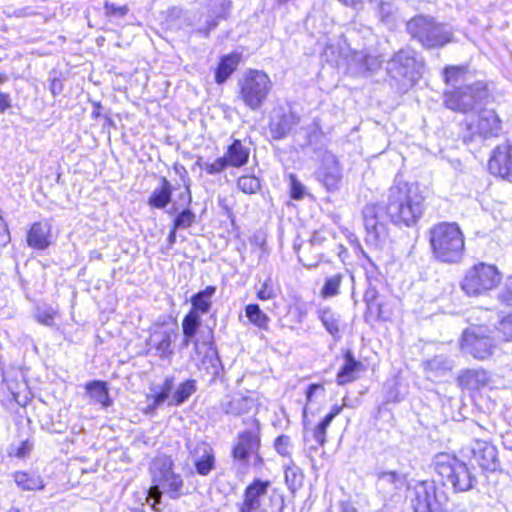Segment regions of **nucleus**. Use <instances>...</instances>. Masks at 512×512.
I'll list each match as a JSON object with an SVG mask.
<instances>
[{"label": "nucleus", "instance_id": "f257e3e1", "mask_svg": "<svg viewBox=\"0 0 512 512\" xmlns=\"http://www.w3.org/2000/svg\"><path fill=\"white\" fill-rule=\"evenodd\" d=\"M423 212L424 197L419 187L396 178L388 189L386 206L371 203L363 209L366 242L376 247L381 245L388 236V220L410 227L419 221Z\"/></svg>", "mask_w": 512, "mask_h": 512}, {"label": "nucleus", "instance_id": "f03ea898", "mask_svg": "<svg viewBox=\"0 0 512 512\" xmlns=\"http://www.w3.org/2000/svg\"><path fill=\"white\" fill-rule=\"evenodd\" d=\"M433 257L442 263L457 264L464 255L465 238L457 223L440 222L429 230Z\"/></svg>", "mask_w": 512, "mask_h": 512}, {"label": "nucleus", "instance_id": "7ed1b4c3", "mask_svg": "<svg viewBox=\"0 0 512 512\" xmlns=\"http://www.w3.org/2000/svg\"><path fill=\"white\" fill-rule=\"evenodd\" d=\"M153 485L148 492V501L154 499L152 507L158 509L156 506L160 503L161 494H167L171 499L179 498L183 492V480L179 474L173 471L172 459L168 456L162 455L156 457L150 466Z\"/></svg>", "mask_w": 512, "mask_h": 512}, {"label": "nucleus", "instance_id": "20e7f679", "mask_svg": "<svg viewBox=\"0 0 512 512\" xmlns=\"http://www.w3.org/2000/svg\"><path fill=\"white\" fill-rule=\"evenodd\" d=\"M406 31L426 49L442 48L453 40L452 28L429 15H416L406 23Z\"/></svg>", "mask_w": 512, "mask_h": 512}, {"label": "nucleus", "instance_id": "39448f33", "mask_svg": "<svg viewBox=\"0 0 512 512\" xmlns=\"http://www.w3.org/2000/svg\"><path fill=\"white\" fill-rule=\"evenodd\" d=\"M434 468L443 485L451 486L455 492L468 491L474 485L475 478L468 466L453 455L447 453L436 455Z\"/></svg>", "mask_w": 512, "mask_h": 512}, {"label": "nucleus", "instance_id": "423d86ee", "mask_svg": "<svg viewBox=\"0 0 512 512\" xmlns=\"http://www.w3.org/2000/svg\"><path fill=\"white\" fill-rule=\"evenodd\" d=\"M269 487V481L255 479L245 489L243 502L238 505L239 512H281L283 499L275 491L269 493Z\"/></svg>", "mask_w": 512, "mask_h": 512}, {"label": "nucleus", "instance_id": "0eeeda50", "mask_svg": "<svg viewBox=\"0 0 512 512\" xmlns=\"http://www.w3.org/2000/svg\"><path fill=\"white\" fill-rule=\"evenodd\" d=\"M501 280L502 275L496 266L481 262L466 271L461 289L468 296H479L496 288Z\"/></svg>", "mask_w": 512, "mask_h": 512}, {"label": "nucleus", "instance_id": "6e6552de", "mask_svg": "<svg viewBox=\"0 0 512 512\" xmlns=\"http://www.w3.org/2000/svg\"><path fill=\"white\" fill-rule=\"evenodd\" d=\"M488 96L487 84L477 81L445 92L444 103L447 108L453 111L467 113L483 104Z\"/></svg>", "mask_w": 512, "mask_h": 512}, {"label": "nucleus", "instance_id": "1a4fd4ad", "mask_svg": "<svg viewBox=\"0 0 512 512\" xmlns=\"http://www.w3.org/2000/svg\"><path fill=\"white\" fill-rule=\"evenodd\" d=\"M239 85L241 99L253 111L261 108L272 88L269 76L259 70L248 71Z\"/></svg>", "mask_w": 512, "mask_h": 512}, {"label": "nucleus", "instance_id": "9d476101", "mask_svg": "<svg viewBox=\"0 0 512 512\" xmlns=\"http://www.w3.org/2000/svg\"><path fill=\"white\" fill-rule=\"evenodd\" d=\"M415 512H441L446 504L447 497L438 492L433 481L416 482L408 488V496Z\"/></svg>", "mask_w": 512, "mask_h": 512}, {"label": "nucleus", "instance_id": "9b49d317", "mask_svg": "<svg viewBox=\"0 0 512 512\" xmlns=\"http://www.w3.org/2000/svg\"><path fill=\"white\" fill-rule=\"evenodd\" d=\"M464 127L463 139L465 142L476 139L485 140L500 135L502 121L493 109H482L476 117L466 119Z\"/></svg>", "mask_w": 512, "mask_h": 512}, {"label": "nucleus", "instance_id": "f8f14e48", "mask_svg": "<svg viewBox=\"0 0 512 512\" xmlns=\"http://www.w3.org/2000/svg\"><path fill=\"white\" fill-rule=\"evenodd\" d=\"M492 331L478 326L466 329L462 335L461 349L476 359L484 360L492 355L498 342Z\"/></svg>", "mask_w": 512, "mask_h": 512}, {"label": "nucleus", "instance_id": "ddd939ff", "mask_svg": "<svg viewBox=\"0 0 512 512\" xmlns=\"http://www.w3.org/2000/svg\"><path fill=\"white\" fill-rule=\"evenodd\" d=\"M230 5L228 0H208L206 6L193 15L191 25L194 26L195 32L208 37L218 26L219 20L226 17Z\"/></svg>", "mask_w": 512, "mask_h": 512}, {"label": "nucleus", "instance_id": "4468645a", "mask_svg": "<svg viewBox=\"0 0 512 512\" xmlns=\"http://www.w3.org/2000/svg\"><path fill=\"white\" fill-rule=\"evenodd\" d=\"M423 63L416 57V51L405 47L396 52L387 62V73L394 79L408 78L414 81L420 75Z\"/></svg>", "mask_w": 512, "mask_h": 512}, {"label": "nucleus", "instance_id": "2eb2a0df", "mask_svg": "<svg viewBox=\"0 0 512 512\" xmlns=\"http://www.w3.org/2000/svg\"><path fill=\"white\" fill-rule=\"evenodd\" d=\"M260 447V424L254 419L253 426L240 432L232 449V456L240 462H247L248 458L257 454Z\"/></svg>", "mask_w": 512, "mask_h": 512}, {"label": "nucleus", "instance_id": "dca6fc26", "mask_svg": "<svg viewBox=\"0 0 512 512\" xmlns=\"http://www.w3.org/2000/svg\"><path fill=\"white\" fill-rule=\"evenodd\" d=\"M189 450V460L195 467L198 475L208 476L214 469L216 464L215 452L212 446L200 441L195 444H187Z\"/></svg>", "mask_w": 512, "mask_h": 512}, {"label": "nucleus", "instance_id": "f3484780", "mask_svg": "<svg viewBox=\"0 0 512 512\" xmlns=\"http://www.w3.org/2000/svg\"><path fill=\"white\" fill-rule=\"evenodd\" d=\"M343 410V406L334 405L330 412L311 430L308 428L307 422V408L304 407L302 414V422L304 426V440L308 443L310 442V436L313 440V444L311 448L317 449L320 446H323L326 443V430L334 420V418L339 415Z\"/></svg>", "mask_w": 512, "mask_h": 512}, {"label": "nucleus", "instance_id": "a211bd4d", "mask_svg": "<svg viewBox=\"0 0 512 512\" xmlns=\"http://www.w3.org/2000/svg\"><path fill=\"white\" fill-rule=\"evenodd\" d=\"M491 174L512 181V143H503L494 150L488 162Z\"/></svg>", "mask_w": 512, "mask_h": 512}, {"label": "nucleus", "instance_id": "6ab92c4d", "mask_svg": "<svg viewBox=\"0 0 512 512\" xmlns=\"http://www.w3.org/2000/svg\"><path fill=\"white\" fill-rule=\"evenodd\" d=\"M298 122L299 117L294 113L286 112L282 108L274 109L269 122L272 138L276 140L285 138Z\"/></svg>", "mask_w": 512, "mask_h": 512}, {"label": "nucleus", "instance_id": "aec40b11", "mask_svg": "<svg viewBox=\"0 0 512 512\" xmlns=\"http://www.w3.org/2000/svg\"><path fill=\"white\" fill-rule=\"evenodd\" d=\"M472 458L485 470L494 471L497 468V449L484 440H475L471 446Z\"/></svg>", "mask_w": 512, "mask_h": 512}, {"label": "nucleus", "instance_id": "412c9836", "mask_svg": "<svg viewBox=\"0 0 512 512\" xmlns=\"http://www.w3.org/2000/svg\"><path fill=\"white\" fill-rule=\"evenodd\" d=\"M383 59L378 55L371 54L368 50H353L349 60V68L355 74H363L378 69Z\"/></svg>", "mask_w": 512, "mask_h": 512}, {"label": "nucleus", "instance_id": "4be33fe9", "mask_svg": "<svg viewBox=\"0 0 512 512\" xmlns=\"http://www.w3.org/2000/svg\"><path fill=\"white\" fill-rule=\"evenodd\" d=\"M255 399L250 396L233 395L226 396L220 403L221 410L230 416H242L249 413L255 407Z\"/></svg>", "mask_w": 512, "mask_h": 512}, {"label": "nucleus", "instance_id": "5701e85b", "mask_svg": "<svg viewBox=\"0 0 512 512\" xmlns=\"http://www.w3.org/2000/svg\"><path fill=\"white\" fill-rule=\"evenodd\" d=\"M320 176L328 190H334L338 187L342 174L338 160L333 154L326 153L323 156Z\"/></svg>", "mask_w": 512, "mask_h": 512}, {"label": "nucleus", "instance_id": "b1692460", "mask_svg": "<svg viewBox=\"0 0 512 512\" xmlns=\"http://www.w3.org/2000/svg\"><path fill=\"white\" fill-rule=\"evenodd\" d=\"M376 477V487L385 495L393 494L406 485L405 475L396 471H378Z\"/></svg>", "mask_w": 512, "mask_h": 512}, {"label": "nucleus", "instance_id": "393cba45", "mask_svg": "<svg viewBox=\"0 0 512 512\" xmlns=\"http://www.w3.org/2000/svg\"><path fill=\"white\" fill-rule=\"evenodd\" d=\"M51 227L47 222L34 223L27 235V243L30 247L44 250L50 245Z\"/></svg>", "mask_w": 512, "mask_h": 512}, {"label": "nucleus", "instance_id": "a878e982", "mask_svg": "<svg viewBox=\"0 0 512 512\" xmlns=\"http://www.w3.org/2000/svg\"><path fill=\"white\" fill-rule=\"evenodd\" d=\"M318 319L325 330L334 338H339L341 329L340 315L330 307H320L316 311Z\"/></svg>", "mask_w": 512, "mask_h": 512}, {"label": "nucleus", "instance_id": "bb28decb", "mask_svg": "<svg viewBox=\"0 0 512 512\" xmlns=\"http://www.w3.org/2000/svg\"><path fill=\"white\" fill-rule=\"evenodd\" d=\"M230 167L239 168L244 166L249 159V149L246 148L242 142L238 139L228 146L226 153L224 154Z\"/></svg>", "mask_w": 512, "mask_h": 512}, {"label": "nucleus", "instance_id": "cd10ccee", "mask_svg": "<svg viewBox=\"0 0 512 512\" xmlns=\"http://www.w3.org/2000/svg\"><path fill=\"white\" fill-rule=\"evenodd\" d=\"M444 81L447 85L457 89L459 86L467 85L472 74L467 66H447L443 72Z\"/></svg>", "mask_w": 512, "mask_h": 512}, {"label": "nucleus", "instance_id": "c85d7f7f", "mask_svg": "<svg viewBox=\"0 0 512 512\" xmlns=\"http://www.w3.org/2000/svg\"><path fill=\"white\" fill-rule=\"evenodd\" d=\"M12 477L17 487L22 491L42 490L45 487L42 477L36 473L16 471Z\"/></svg>", "mask_w": 512, "mask_h": 512}, {"label": "nucleus", "instance_id": "c756f323", "mask_svg": "<svg viewBox=\"0 0 512 512\" xmlns=\"http://www.w3.org/2000/svg\"><path fill=\"white\" fill-rule=\"evenodd\" d=\"M175 188L165 177H162L161 186L154 189L148 199V204L157 209L165 208L171 202L172 190Z\"/></svg>", "mask_w": 512, "mask_h": 512}, {"label": "nucleus", "instance_id": "7c9ffc66", "mask_svg": "<svg viewBox=\"0 0 512 512\" xmlns=\"http://www.w3.org/2000/svg\"><path fill=\"white\" fill-rule=\"evenodd\" d=\"M487 381L488 376L484 370L469 369L461 372L458 376L459 385L469 390H477Z\"/></svg>", "mask_w": 512, "mask_h": 512}, {"label": "nucleus", "instance_id": "2f4dec72", "mask_svg": "<svg viewBox=\"0 0 512 512\" xmlns=\"http://www.w3.org/2000/svg\"><path fill=\"white\" fill-rule=\"evenodd\" d=\"M215 292L216 287L207 286L204 290L193 295L191 298L192 308L189 312H194L200 316L208 313L212 304L211 299Z\"/></svg>", "mask_w": 512, "mask_h": 512}, {"label": "nucleus", "instance_id": "473e14b6", "mask_svg": "<svg viewBox=\"0 0 512 512\" xmlns=\"http://www.w3.org/2000/svg\"><path fill=\"white\" fill-rule=\"evenodd\" d=\"M361 362L355 360L352 353L348 351L345 355V363L337 373V383L344 385L356 379L357 373L361 370Z\"/></svg>", "mask_w": 512, "mask_h": 512}, {"label": "nucleus", "instance_id": "72a5a7b5", "mask_svg": "<svg viewBox=\"0 0 512 512\" xmlns=\"http://www.w3.org/2000/svg\"><path fill=\"white\" fill-rule=\"evenodd\" d=\"M85 388L90 398L93 399L96 403L101 404L103 408H108L111 406L112 400L109 396L106 382L94 380L88 382Z\"/></svg>", "mask_w": 512, "mask_h": 512}, {"label": "nucleus", "instance_id": "f704fd0d", "mask_svg": "<svg viewBox=\"0 0 512 512\" xmlns=\"http://www.w3.org/2000/svg\"><path fill=\"white\" fill-rule=\"evenodd\" d=\"M238 64L239 58L236 54H230L222 57L215 74L216 82L218 84L224 83L236 70Z\"/></svg>", "mask_w": 512, "mask_h": 512}, {"label": "nucleus", "instance_id": "c9c22d12", "mask_svg": "<svg viewBox=\"0 0 512 512\" xmlns=\"http://www.w3.org/2000/svg\"><path fill=\"white\" fill-rule=\"evenodd\" d=\"M172 334V331L165 330L155 333L152 337L153 345L162 359H168L173 354Z\"/></svg>", "mask_w": 512, "mask_h": 512}, {"label": "nucleus", "instance_id": "e433bc0d", "mask_svg": "<svg viewBox=\"0 0 512 512\" xmlns=\"http://www.w3.org/2000/svg\"><path fill=\"white\" fill-rule=\"evenodd\" d=\"M453 368V362L443 355H437L425 363V370L434 376H443Z\"/></svg>", "mask_w": 512, "mask_h": 512}, {"label": "nucleus", "instance_id": "4c0bfd02", "mask_svg": "<svg viewBox=\"0 0 512 512\" xmlns=\"http://www.w3.org/2000/svg\"><path fill=\"white\" fill-rule=\"evenodd\" d=\"M245 315L249 322L261 330H268L270 318L260 309L258 304H248Z\"/></svg>", "mask_w": 512, "mask_h": 512}, {"label": "nucleus", "instance_id": "58836bf2", "mask_svg": "<svg viewBox=\"0 0 512 512\" xmlns=\"http://www.w3.org/2000/svg\"><path fill=\"white\" fill-rule=\"evenodd\" d=\"M304 475L301 469L292 460L285 466V482L292 492L298 490L303 484Z\"/></svg>", "mask_w": 512, "mask_h": 512}, {"label": "nucleus", "instance_id": "ea45409f", "mask_svg": "<svg viewBox=\"0 0 512 512\" xmlns=\"http://www.w3.org/2000/svg\"><path fill=\"white\" fill-rule=\"evenodd\" d=\"M378 17L388 29L393 30L397 26L396 11L392 3L380 1L378 3Z\"/></svg>", "mask_w": 512, "mask_h": 512}, {"label": "nucleus", "instance_id": "a19ab883", "mask_svg": "<svg viewBox=\"0 0 512 512\" xmlns=\"http://www.w3.org/2000/svg\"><path fill=\"white\" fill-rule=\"evenodd\" d=\"M299 136L304 139L303 146H312L320 142L322 131L319 123L314 120L305 127H302L298 132Z\"/></svg>", "mask_w": 512, "mask_h": 512}, {"label": "nucleus", "instance_id": "79ce46f5", "mask_svg": "<svg viewBox=\"0 0 512 512\" xmlns=\"http://www.w3.org/2000/svg\"><path fill=\"white\" fill-rule=\"evenodd\" d=\"M196 391V381L193 379L181 383L172 396V404H183Z\"/></svg>", "mask_w": 512, "mask_h": 512}, {"label": "nucleus", "instance_id": "37998d69", "mask_svg": "<svg viewBox=\"0 0 512 512\" xmlns=\"http://www.w3.org/2000/svg\"><path fill=\"white\" fill-rule=\"evenodd\" d=\"M201 316L194 312H188L182 321L183 336L195 337L200 326Z\"/></svg>", "mask_w": 512, "mask_h": 512}, {"label": "nucleus", "instance_id": "c03bdc74", "mask_svg": "<svg viewBox=\"0 0 512 512\" xmlns=\"http://www.w3.org/2000/svg\"><path fill=\"white\" fill-rule=\"evenodd\" d=\"M175 171L180 175V179L184 186V190L179 194V201L182 205L188 206L192 202V195L190 190L191 179L189 178L187 171L183 166L179 168L175 167Z\"/></svg>", "mask_w": 512, "mask_h": 512}, {"label": "nucleus", "instance_id": "a18cd8bd", "mask_svg": "<svg viewBox=\"0 0 512 512\" xmlns=\"http://www.w3.org/2000/svg\"><path fill=\"white\" fill-rule=\"evenodd\" d=\"M341 281V274H336L326 278L325 283L321 289V296L323 298H330L336 296L339 293Z\"/></svg>", "mask_w": 512, "mask_h": 512}, {"label": "nucleus", "instance_id": "49530a36", "mask_svg": "<svg viewBox=\"0 0 512 512\" xmlns=\"http://www.w3.org/2000/svg\"><path fill=\"white\" fill-rule=\"evenodd\" d=\"M492 333H495L493 331ZM497 336L496 340L499 341H510L512 340V315H508L504 317L500 322L499 326L496 328Z\"/></svg>", "mask_w": 512, "mask_h": 512}, {"label": "nucleus", "instance_id": "de8ad7c7", "mask_svg": "<svg viewBox=\"0 0 512 512\" xmlns=\"http://www.w3.org/2000/svg\"><path fill=\"white\" fill-rule=\"evenodd\" d=\"M238 188L247 194H254L260 189V181L251 175L241 176L237 181Z\"/></svg>", "mask_w": 512, "mask_h": 512}, {"label": "nucleus", "instance_id": "09e8293b", "mask_svg": "<svg viewBox=\"0 0 512 512\" xmlns=\"http://www.w3.org/2000/svg\"><path fill=\"white\" fill-rule=\"evenodd\" d=\"M196 215L190 209L182 210L173 220L174 229H186L195 222Z\"/></svg>", "mask_w": 512, "mask_h": 512}, {"label": "nucleus", "instance_id": "8fccbe9b", "mask_svg": "<svg viewBox=\"0 0 512 512\" xmlns=\"http://www.w3.org/2000/svg\"><path fill=\"white\" fill-rule=\"evenodd\" d=\"M227 167H230L224 156L217 158L213 162H205L204 170L209 175H216L223 172Z\"/></svg>", "mask_w": 512, "mask_h": 512}, {"label": "nucleus", "instance_id": "3c124183", "mask_svg": "<svg viewBox=\"0 0 512 512\" xmlns=\"http://www.w3.org/2000/svg\"><path fill=\"white\" fill-rule=\"evenodd\" d=\"M55 311L51 307L39 308L35 314L37 322L45 326L54 324Z\"/></svg>", "mask_w": 512, "mask_h": 512}, {"label": "nucleus", "instance_id": "603ef678", "mask_svg": "<svg viewBox=\"0 0 512 512\" xmlns=\"http://www.w3.org/2000/svg\"><path fill=\"white\" fill-rule=\"evenodd\" d=\"M274 447L278 454L281 456H290L291 452V439L287 435H280L276 438L274 442Z\"/></svg>", "mask_w": 512, "mask_h": 512}, {"label": "nucleus", "instance_id": "864d4df0", "mask_svg": "<svg viewBox=\"0 0 512 512\" xmlns=\"http://www.w3.org/2000/svg\"><path fill=\"white\" fill-rule=\"evenodd\" d=\"M290 195L294 200H301L305 195L304 185L293 174H290Z\"/></svg>", "mask_w": 512, "mask_h": 512}, {"label": "nucleus", "instance_id": "5fc2aeb1", "mask_svg": "<svg viewBox=\"0 0 512 512\" xmlns=\"http://www.w3.org/2000/svg\"><path fill=\"white\" fill-rule=\"evenodd\" d=\"M257 298L262 301L276 298V291L270 280L264 281L257 291Z\"/></svg>", "mask_w": 512, "mask_h": 512}, {"label": "nucleus", "instance_id": "6e6d98bb", "mask_svg": "<svg viewBox=\"0 0 512 512\" xmlns=\"http://www.w3.org/2000/svg\"><path fill=\"white\" fill-rule=\"evenodd\" d=\"M105 14L115 18H122L127 15L129 9L127 6H116L113 3L105 2L104 4Z\"/></svg>", "mask_w": 512, "mask_h": 512}, {"label": "nucleus", "instance_id": "4d7b16f0", "mask_svg": "<svg viewBox=\"0 0 512 512\" xmlns=\"http://www.w3.org/2000/svg\"><path fill=\"white\" fill-rule=\"evenodd\" d=\"M10 242V234L7 225L0 216V248L6 246Z\"/></svg>", "mask_w": 512, "mask_h": 512}, {"label": "nucleus", "instance_id": "13d9d810", "mask_svg": "<svg viewBox=\"0 0 512 512\" xmlns=\"http://www.w3.org/2000/svg\"><path fill=\"white\" fill-rule=\"evenodd\" d=\"M169 394L161 390L159 393L155 394L152 397V403L149 405L151 409H156L160 405H162L168 398Z\"/></svg>", "mask_w": 512, "mask_h": 512}, {"label": "nucleus", "instance_id": "bf43d9fd", "mask_svg": "<svg viewBox=\"0 0 512 512\" xmlns=\"http://www.w3.org/2000/svg\"><path fill=\"white\" fill-rule=\"evenodd\" d=\"M499 299L507 305H512V280L506 284V288L499 295Z\"/></svg>", "mask_w": 512, "mask_h": 512}, {"label": "nucleus", "instance_id": "052dcab7", "mask_svg": "<svg viewBox=\"0 0 512 512\" xmlns=\"http://www.w3.org/2000/svg\"><path fill=\"white\" fill-rule=\"evenodd\" d=\"M31 446L27 441H24L20 444V446L17 448L15 452V456L18 458H23L27 455V453L30 451Z\"/></svg>", "mask_w": 512, "mask_h": 512}, {"label": "nucleus", "instance_id": "680f3d73", "mask_svg": "<svg viewBox=\"0 0 512 512\" xmlns=\"http://www.w3.org/2000/svg\"><path fill=\"white\" fill-rule=\"evenodd\" d=\"M191 343L194 345V349L197 351L198 346H199V341L195 337L183 336V340L181 342V347L187 348Z\"/></svg>", "mask_w": 512, "mask_h": 512}, {"label": "nucleus", "instance_id": "e2e57ef3", "mask_svg": "<svg viewBox=\"0 0 512 512\" xmlns=\"http://www.w3.org/2000/svg\"><path fill=\"white\" fill-rule=\"evenodd\" d=\"M9 107H10L9 96L7 94L0 92V113H3Z\"/></svg>", "mask_w": 512, "mask_h": 512}, {"label": "nucleus", "instance_id": "0e129e2a", "mask_svg": "<svg viewBox=\"0 0 512 512\" xmlns=\"http://www.w3.org/2000/svg\"><path fill=\"white\" fill-rule=\"evenodd\" d=\"M322 387L318 384H311L308 386L307 388V391H306V398H307V401H311V398L312 396L314 395L315 391L321 389Z\"/></svg>", "mask_w": 512, "mask_h": 512}, {"label": "nucleus", "instance_id": "69168bd1", "mask_svg": "<svg viewBox=\"0 0 512 512\" xmlns=\"http://www.w3.org/2000/svg\"><path fill=\"white\" fill-rule=\"evenodd\" d=\"M177 230L178 229H174V226H172V229H171V231L168 234L167 245H168L169 249H171L173 247V245L175 244V242H176V231Z\"/></svg>", "mask_w": 512, "mask_h": 512}, {"label": "nucleus", "instance_id": "338daca9", "mask_svg": "<svg viewBox=\"0 0 512 512\" xmlns=\"http://www.w3.org/2000/svg\"><path fill=\"white\" fill-rule=\"evenodd\" d=\"M172 389H173V378L172 377L166 378L161 387V390H163L164 392H166L170 395Z\"/></svg>", "mask_w": 512, "mask_h": 512}, {"label": "nucleus", "instance_id": "774afa93", "mask_svg": "<svg viewBox=\"0 0 512 512\" xmlns=\"http://www.w3.org/2000/svg\"><path fill=\"white\" fill-rule=\"evenodd\" d=\"M344 6L351 7L354 9H358V7L362 4V0H338Z\"/></svg>", "mask_w": 512, "mask_h": 512}]
</instances>
